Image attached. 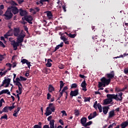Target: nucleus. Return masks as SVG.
I'll use <instances>...</instances> for the list:
<instances>
[{"mask_svg": "<svg viewBox=\"0 0 128 128\" xmlns=\"http://www.w3.org/2000/svg\"><path fill=\"white\" fill-rule=\"evenodd\" d=\"M107 98H110L116 100H122V92H120L118 94H108L106 95Z\"/></svg>", "mask_w": 128, "mask_h": 128, "instance_id": "obj_1", "label": "nucleus"}, {"mask_svg": "<svg viewBox=\"0 0 128 128\" xmlns=\"http://www.w3.org/2000/svg\"><path fill=\"white\" fill-rule=\"evenodd\" d=\"M14 34L15 36H17V38H22V40L24 38V36H26V34H24L22 32L20 31V29L14 28Z\"/></svg>", "mask_w": 128, "mask_h": 128, "instance_id": "obj_2", "label": "nucleus"}, {"mask_svg": "<svg viewBox=\"0 0 128 128\" xmlns=\"http://www.w3.org/2000/svg\"><path fill=\"white\" fill-rule=\"evenodd\" d=\"M23 42L24 40H22V37H19L18 38H17V42H14L12 44V46H13L14 50H18V46H20V44H22V42Z\"/></svg>", "mask_w": 128, "mask_h": 128, "instance_id": "obj_3", "label": "nucleus"}, {"mask_svg": "<svg viewBox=\"0 0 128 128\" xmlns=\"http://www.w3.org/2000/svg\"><path fill=\"white\" fill-rule=\"evenodd\" d=\"M26 78L23 77L22 76H20V78H16V80H14V82L15 84H20L21 86H22V83H20V82H26Z\"/></svg>", "mask_w": 128, "mask_h": 128, "instance_id": "obj_4", "label": "nucleus"}, {"mask_svg": "<svg viewBox=\"0 0 128 128\" xmlns=\"http://www.w3.org/2000/svg\"><path fill=\"white\" fill-rule=\"evenodd\" d=\"M4 16H6V20H10V18H12V13L11 11L10 10V8H8V10L5 12Z\"/></svg>", "mask_w": 128, "mask_h": 128, "instance_id": "obj_5", "label": "nucleus"}, {"mask_svg": "<svg viewBox=\"0 0 128 128\" xmlns=\"http://www.w3.org/2000/svg\"><path fill=\"white\" fill-rule=\"evenodd\" d=\"M94 108H95V110L98 109L99 112H102V105H100V104H98V102L96 101L94 104Z\"/></svg>", "mask_w": 128, "mask_h": 128, "instance_id": "obj_6", "label": "nucleus"}, {"mask_svg": "<svg viewBox=\"0 0 128 128\" xmlns=\"http://www.w3.org/2000/svg\"><path fill=\"white\" fill-rule=\"evenodd\" d=\"M101 82L104 84V87L106 86H108L110 84V79H107L105 77H103L100 80Z\"/></svg>", "mask_w": 128, "mask_h": 128, "instance_id": "obj_7", "label": "nucleus"}, {"mask_svg": "<svg viewBox=\"0 0 128 128\" xmlns=\"http://www.w3.org/2000/svg\"><path fill=\"white\" fill-rule=\"evenodd\" d=\"M8 8H10V10L14 14H18V9L16 6H9Z\"/></svg>", "mask_w": 128, "mask_h": 128, "instance_id": "obj_8", "label": "nucleus"}, {"mask_svg": "<svg viewBox=\"0 0 128 128\" xmlns=\"http://www.w3.org/2000/svg\"><path fill=\"white\" fill-rule=\"evenodd\" d=\"M16 86H18V90H16L18 94H22V85L20 84V83H17V84H15Z\"/></svg>", "mask_w": 128, "mask_h": 128, "instance_id": "obj_9", "label": "nucleus"}, {"mask_svg": "<svg viewBox=\"0 0 128 128\" xmlns=\"http://www.w3.org/2000/svg\"><path fill=\"white\" fill-rule=\"evenodd\" d=\"M18 12H20V14L21 16H25L28 14V12L25 10H22V8L19 10Z\"/></svg>", "mask_w": 128, "mask_h": 128, "instance_id": "obj_10", "label": "nucleus"}, {"mask_svg": "<svg viewBox=\"0 0 128 128\" xmlns=\"http://www.w3.org/2000/svg\"><path fill=\"white\" fill-rule=\"evenodd\" d=\"M78 94V89H76L74 91L72 90L70 92L71 96H76Z\"/></svg>", "mask_w": 128, "mask_h": 128, "instance_id": "obj_11", "label": "nucleus"}, {"mask_svg": "<svg viewBox=\"0 0 128 128\" xmlns=\"http://www.w3.org/2000/svg\"><path fill=\"white\" fill-rule=\"evenodd\" d=\"M3 82L4 84H6L5 86V88H8V86H10V78H8L5 79L4 80Z\"/></svg>", "mask_w": 128, "mask_h": 128, "instance_id": "obj_12", "label": "nucleus"}, {"mask_svg": "<svg viewBox=\"0 0 128 128\" xmlns=\"http://www.w3.org/2000/svg\"><path fill=\"white\" fill-rule=\"evenodd\" d=\"M40 9L38 7H36L34 8H30V12H32V14H36V12H40Z\"/></svg>", "mask_w": 128, "mask_h": 128, "instance_id": "obj_13", "label": "nucleus"}, {"mask_svg": "<svg viewBox=\"0 0 128 128\" xmlns=\"http://www.w3.org/2000/svg\"><path fill=\"white\" fill-rule=\"evenodd\" d=\"M21 62L22 64H26L28 68H30V66L32 65L30 64V62H28L26 59H23L22 60Z\"/></svg>", "mask_w": 128, "mask_h": 128, "instance_id": "obj_14", "label": "nucleus"}, {"mask_svg": "<svg viewBox=\"0 0 128 128\" xmlns=\"http://www.w3.org/2000/svg\"><path fill=\"white\" fill-rule=\"evenodd\" d=\"M81 86L82 88V90H84V92H86V80H84L81 84Z\"/></svg>", "mask_w": 128, "mask_h": 128, "instance_id": "obj_15", "label": "nucleus"}, {"mask_svg": "<svg viewBox=\"0 0 128 128\" xmlns=\"http://www.w3.org/2000/svg\"><path fill=\"white\" fill-rule=\"evenodd\" d=\"M25 20L29 24H32V16H26L25 17Z\"/></svg>", "mask_w": 128, "mask_h": 128, "instance_id": "obj_16", "label": "nucleus"}, {"mask_svg": "<svg viewBox=\"0 0 128 128\" xmlns=\"http://www.w3.org/2000/svg\"><path fill=\"white\" fill-rule=\"evenodd\" d=\"M14 34V32L12 30H10L4 35V38H8V36H12Z\"/></svg>", "mask_w": 128, "mask_h": 128, "instance_id": "obj_17", "label": "nucleus"}, {"mask_svg": "<svg viewBox=\"0 0 128 128\" xmlns=\"http://www.w3.org/2000/svg\"><path fill=\"white\" fill-rule=\"evenodd\" d=\"M45 14H46L47 18L48 20H52V14L50 11H46L45 12Z\"/></svg>", "mask_w": 128, "mask_h": 128, "instance_id": "obj_18", "label": "nucleus"}, {"mask_svg": "<svg viewBox=\"0 0 128 128\" xmlns=\"http://www.w3.org/2000/svg\"><path fill=\"white\" fill-rule=\"evenodd\" d=\"M47 108L50 110L52 112H54V110H56V108L54 106V104L52 103L49 104L48 106L47 107Z\"/></svg>", "mask_w": 128, "mask_h": 128, "instance_id": "obj_19", "label": "nucleus"}, {"mask_svg": "<svg viewBox=\"0 0 128 128\" xmlns=\"http://www.w3.org/2000/svg\"><path fill=\"white\" fill-rule=\"evenodd\" d=\"M112 98H108L105 100L104 102V104H110V102H112Z\"/></svg>", "mask_w": 128, "mask_h": 128, "instance_id": "obj_20", "label": "nucleus"}, {"mask_svg": "<svg viewBox=\"0 0 128 128\" xmlns=\"http://www.w3.org/2000/svg\"><path fill=\"white\" fill-rule=\"evenodd\" d=\"M106 76L108 80H112L114 76V72H112L110 74H107Z\"/></svg>", "mask_w": 128, "mask_h": 128, "instance_id": "obj_21", "label": "nucleus"}, {"mask_svg": "<svg viewBox=\"0 0 128 128\" xmlns=\"http://www.w3.org/2000/svg\"><path fill=\"white\" fill-rule=\"evenodd\" d=\"M52 110L50 109H49L48 108H46V112H45V114L46 116L52 114Z\"/></svg>", "mask_w": 128, "mask_h": 128, "instance_id": "obj_22", "label": "nucleus"}, {"mask_svg": "<svg viewBox=\"0 0 128 128\" xmlns=\"http://www.w3.org/2000/svg\"><path fill=\"white\" fill-rule=\"evenodd\" d=\"M128 126V121L126 120V122H124L121 124V128H126Z\"/></svg>", "mask_w": 128, "mask_h": 128, "instance_id": "obj_23", "label": "nucleus"}, {"mask_svg": "<svg viewBox=\"0 0 128 128\" xmlns=\"http://www.w3.org/2000/svg\"><path fill=\"white\" fill-rule=\"evenodd\" d=\"M80 122L82 124V126H84L86 125V118H82L80 120Z\"/></svg>", "mask_w": 128, "mask_h": 128, "instance_id": "obj_24", "label": "nucleus"}, {"mask_svg": "<svg viewBox=\"0 0 128 128\" xmlns=\"http://www.w3.org/2000/svg\"><path fill=\"white\" fill-rule=\"evenodd\" d=\"M20 108H18L17 110L14 111L13 116H16H16H18V112H20Z\"/></svg>", "mask_w": 128, "mask_h": 128, "instance_id": "obj_25", "label": "nucleus"}, {"mask_svg": "<svg viewBox=\"0 0 128 128\" xmlns=\"http://www.w3.org/2000/svg\"><path fill=\"white\" fill-rule=\"evenodd\" d=\"M114 110H111L109 112V115H108V118H114Z\"/></svg>", "mask_w": 128, "mask_h": 128, "instance_id": "obj_26", "label": "nucleus"}, {"mask_svg": "<svg viewBox=\"0 0 128 128\" xmlns=\"http://www.w3.org/2000/svg\"><path fill=\"white\" fill-rule=\"evenodd\" d=\"M62 46H64V42H62L60 44L56 46L55 48L54 52L58 50L60 48H62Z\"/></svg>", "mask_w": 128, "mask_h": 128, "instance_id": "obj_27", "label": "nucleus"}, {"mask_svg": "<svg viewBox=\"0 0 128 128\" xmlns=\"http://www.w3.org/2000/svg\"><path fill=\"white\" fill-rule=\"evenodd\" d=\"M0 94H10V92L8 91V90H3L0 92Z\"/></svg>", "mask_w": 128, "mask_h": 128, "instance_id": "obj_28", "label": "nucleus"}, {"mask_svg": "<svg viewBox=\"0 0 128 128\" xmlns=\"http://www.w3.org/2000/svg\"><path fill=\"white\" fill-rule=\"evenodd\" d=\"M50 128H54V120H52L50 122Z\"/></svg>", "mask_w": 128, "mask_h": 128, "instance_id": "obj_29", "label": "nucleus"}, {"mask_svg": "<svg viewBox=\"0 0 128 128\" xmlns=\"http://www.w3.org/2000/svg\"><path fill=\"white\" fill-rule=\"evenodd\" d=\"M108 107H104L103 108V112L104 114H106L108 112Z\"/></svg>", "mask_w": 128, "mask_h": 128, "instance_id": "obj_30", "label": "nucleus"}, {"mask_svg": "<svg viewBox=\"0 0 128 128\" xmlns=\"http://www.w3.org/2000/svg\"><path fill=\"white\" fill-rule=\"evenodd\" d=\"M54 90V88L52 86L50 85L48 88V92H52Z\"/></svg>", "mask_w": 128, "mask_h": 128, "instance_id": "obj_31", "label": "nucleus"}, {"mask_svg": "<svg viewBox=\"0 0 128 128\" xmlns=\"http://www.w3.org/2000/svg\"><path fill=\"white\" fill-rule=\"evenodd\" d=\"M34 128H42V122H39L38 124L34 125Z\"/></svg>", "mask_w": 128, "mask_h": 128, "instance_id": "obj_32", "label": "nucleus"}, {"mask_svg": "<svg viewBox=\"0 0 128 128\" xmlns=\"http://www.w3.org/2000/svg\"><path fill=\"white\" fill-rule=\"evenodd\" d=\"M8 106H6L2 109L3 112H8Z\"/></svg>", "mask_w": 128, "mask_h": 128, "instance_id": "obj_33", "label": "nucleus"}, {"mask_svg": "<svg viewBox=\"0 0 128 128\" xmlns=\"http://www.w3.org/2000/svg\"><path fill=\"white\" fill-rule=\"evenodd\" d=\"M70 38H76V34H68Z\"/></svg>", "mask_w": 128, "mask_h": 128, "instance_id": "obj_34", "label": "nucleus"}, {"mask_svg": "<svg viewBox=\"0 0 128 128\" xmlns=\"http://www.w3.org/2000/svg\"><path fill=\"white\" fill-rule=\"evenodd\" d=\"M64 82L60 81V90L64 88Z\"/></svg>", "mask_w": 128, "mask_h": 128, "instance_id": "obj_35", "label": "nucleus"}, {"mask_svg": "<svg viewBox=\"0 0 128 128\" xmlns=\"http://www.w3.org/2000/svg\"><path fill=\"white\" fill-rule=\"evenodd\" d=\"M78 88L76 84H73L71 85V88Z\"/></svg>", "mask_w": 128, "mask_h": 128, "instance_id": "obj_36", "label": "nucleus"}, {"mask_svg": "<svg viewBox=\"0 0 128 128\" xmlns=\"http://www.w3.org/2000/svg\"><path fill=\"white\" fill-rule=\"evenodd\" d=\"M115 90H116V92H122V90L120 89V88L118 87L116 88Z\"/></svg>", "mask_w": 128, "mask_h": 128, "instance_id": "obj_37", "label": "nucleus"}, {"mask_svg": "<svg viewBox=\"0 0 128 128\" xmlns=\"http://www.w3.org/2000/svg\"><path fill=\"white\" fill-rule=\"evenodd\" d=\"M8 110L10 111L14 108V104H12L11 106H8Z\"/></svg>", "mask_w": 128, "mask_h": 128, "instance_id": "obj_38", "label": "nucleus"}, {"mask_svg": "<svg viewBox=\"0 0 128 128\" xmlns=\"http://www.w3.org/2000/svg\"><path fill=\"white\" fill-rule=\"evenodd\" d=\"M74 114L75 116H80V112L78 111V110H74Z\"/></svg>", "mask_w": 128, "mask_h": 128, "instance_id": "obj_39", "label": "nucleus"}, {"mask_svg": "<svg viewBox=\"0 0 128 128\" xmlns=\"http://www.w3.org/2000/svg\"><path fill=\"white\" fill-rule=\"evenodd\" d=\"M4 118L5 120H8V115H6V114H5L4 116H2L0 118V120H4Z\"/></svg>", "mask_w": 128, "mask_h": 128, "instance_id": "obj_40", "label": "nucleus"}, {"mask_svg": "<svg viewBox=\"0 0 128 128\" xmlns=\"http://www.w3.org/2000/svg\"><path fill=\"white\" fill-rule=\"evenodd\" d=\"M92 124V121H90L86 123L84 126L85 128H86V126H90V124Z\"/></svg>", "mask_w": 128, "mask_h": 128, "instance_id": "obj_41", "label": "nucleus"}, {"mask_svg": "<svg viewBox=\"0 0 128 128\" xmlns=\"http://www.w3.org/2000/svg\"><path fill=\"white\" fill-rule=\"evenodd\" d=\"M90 98H84V102H90Z\"/></svg>", "mask_w": 128, "mask_h": 128, "instance_id": "obj_42", "label": "nucleus"}, {"mask_svg": "<svg viewBox=\"0 0 128 128\" xmlns=\"http://www.w3.org/2000/svg\"><path fill=\"white\" fill-rule=\"evenodd\" d=\"M6 72H8V70H6L4 72H0V74H1V76H5V74H6Z\"/></svg>", "mask_w": 128, "mask_h": 128, "instance_id": "obj_43", "label": "nucleus"}, {"mask_svg": "<svg viewBox=\"0 0 128 128\" xmlns=\"http://www.w3.org/2000/svg\"><path fill=\"white\" fill-rule=\"evenodd\" d=\"M2 102H4V98H1L0 100V108L2 106Z\"/></svg>", "mask_w": 128, "mask_h": 128, "instance_id": "obj_44", "label": "nucleus"}, {"mask_svg": "<svg viewBox=\"0 0 128 128\" xmlns=\"http://www.w3.org/2000/svg\"><path fill=\"white\" fill-rule=\"evenodd\" d=\"M94 118V114H90L89 116H88V120H92V118Z\"/></svg>", "mask_w": 128, "mask_h": 128, "instance_id": "obj_45", "label": "nucleus"}, {"mask_svg": "<svg viewBox=\"0 0 128 128\" xmlns=\"http://www.w3.org/2000/svg\"><path fill=\"white\" fill-rule=\"evenodd\" d=\"M60 40H64V42H66V40H68V39L64 37V36H60Z\"/></svg>", "mask_w": 128, "mask_h": 128, "instance_id": "obj_46", "label": "nucleus"}, {"mask_svg": "<svg viewBox=\"0 0 128 128\" xmlns=\"http://www.w3.org/2000/svg\"><path fill=\"white\" fill-rule=\"evenodd\" d=\"M98 88H102V86H104V83L102 82H98Z\"/></svg>", "mask_w": 128, "mask_h": 128, "instance_id": "obj_47", "label": "nucleus"}, {"mask_svg": "<svg viewBox=\"0 0 128 128\" xmlns=\"http://www.w3.org/2000/svg\"><path fill=\"white\" fill-rule=\"evenodd\" d=\"M46 66H48V68H50L52 66V63L50 62H47L46 64Z\"/></svg>", "mask_w": 128, "mask_h": 128, "instance_id": "obj_48", "label": "nucleus"}, {"mask_svg": "<svg viewBox=\"0 0 128 128\" xmlns=\"http://www.w3.org/2000/svg\"><path fill=\"white\" fill-rule=\"evenodd\" d=\"M50 0H40V3L41 4H44L43 2H48Z\"/></svg>", "mask_w": 128, "mask_h": 128, "instance_id": "obj_49", "label": "nucleus"}, {"mask_svg": "<svg viewBox=\"0 0 128 128\" xmlns=\"http://www.w3.org/2000/svg\"><path fill=\"white\" fill-rule=\"evenodd\" d=\"M50 98H52V95L50 93H48L47 94V100H50Z\"/></svg>", "mask_w": 128, "mask_h": 128, "instance_id": "obj_50", "label": "nucleus"}, {"mask_svg": "<svg viewBox=\"0 0 128 128\" xmlns=\"http://www.w3.org/2000/svg\"><path fill=\"white\" fill-rule=\"evenodd\" d=\"M61 112L62 114V116H66L67 114L65 110H62Z\"/></svg>", "mask_w": 128, "mask_h": 128, "instance_id": "obj_51", "label": "nucleus"}, {"mask_svg": "<svg viewBox=\"0 0 128 128\" xmlns=\"http://www.w3.org/2000/svg\"><path fill=\"white\" fill-rule=\"evenodd\" d=\"M68 86H64V88L62 89V92H66V91L67 90H68Z\"/></svg>", "mask_w": 128, "mask_h": 128, "instance_id": "obj_52", "label": "nucleus"}, {"mask_svg": "<svg viewBox=\"0 0 128 128\" xmlns=\"http://www.w3.org/2000/svg\"><path fill=\"white\" fill-rule=\"evenodd\" d=\"M4 58V55H2L0 54V60H2Z\"/></svg>", "mask_w": 128, "mask_h": 128, "instance_id": "obj_53", "label": "nucleus"}, {"mask_svg": "<svg viewBox=\"0 0 128 128\" xmlns=\"http://www.w3.org/2000/svg\"><path fill=\"white\" fill-rule=\"evenodd\" d=\"M116 123H113V124H110V125L108 126V128H112V126H114V125L116 126Z\"/></svg>", "mask_w": 128, "mask_h": 128, "instance_id": "obj_54", "label": "nucleus"}, {"mask_svg": "<svg viewBox=\"0 0 128 128\" xmlns=\"http://www.w3.org/2000/svg\"><path fill=\"white\" fill-rule=\"evenodd\" d=\"M59 68H60V70H62L64 68V65L62 64H60L59 65V66H58Z\"/></svg>", "mask_w": 128, "mask_h": 128, "instance_id": "obj_55", "label": "nucleus"}, {"mask_svg": "<svg viewBox=\"0 0 128 128\" xmlns=\"http://www.w3.org/2000/svg\"><path fill=\"white\" fill-rule=\"evenodd\" d=\"M24 30H26V32H28V28L26 26H24Z\"/></svg>", "mask_w": 128, "mask_h": 128, "instance_id": "obj_56", "label": "nucleus"}, {"mask_svg": "<svg viewBox=\"0 0 128 128\" xmlns=\"http://www.w3.org/2000/svg\"><path fill=\"white\" fill-rule=\"evenodd\" d=\"M0 46H2V48H6V46H4V43L1 41H0Z\"/></svg>", "mask_w": 128, "mask_h": 128, "instance_id": "obj_57", "label": "nucleus"}, {"mask_svg": "<svg viewBox=\"0 0 128 128\" xmlns=\"http://www.w3.org/2000/svg\"><path fill=\"white\" fill-rule=\"evenodd\" d=\"M52 116H50L49 117H48V122H52Z\"/></svg>", "mask_w": 128, "mask_h": 128, "instance_id": "obj_58", "label": "nucleus"}, {"mask_svg": "<svg viewBox=\"0 0 128 128\" xmlns=\"http://www.w3.org/2000/svg\"><path fill=\"white\" fill-rule=\"evenodd\" d=\"M16 62H13V64H12V67L16 68Z\"/></svg>", "mask_w": 128, "mask_h": 128, "instance_id": "obj_59", "label": "nucleus"}, {"mask_svg": "<svg viewBox=\"0 0 128 128\" xmlns=\"http://www.w3.org/2000/svg\"><path fill=\"white\" fill-rule=\"evenodd\" d=\"M6 66H8V68H12V64L10 63H8L6 64Z\"/></svg>", "mask_w": 128, "mask_h": 128, "instance_id": "obj_60", "label": "nucleus"}, {"mask_svg": "<svg viewBox=\"0 0 128 128\" xmlns=\"http://www.w3.org/2000/svg\"><path fill=\"white\" fill-rule=\"evenodd\" d=\"M92 114H93V118H96V116H97L96 112H94Z\"/></svg>", "mask_w": 128, "mask_h": 128, "instance_id": "obj_61", "label": "nucleus"}, {"mask_svg": "<svg viewBox=\"0 0 128 128\" xmlns=\"http://www.w3.org/2000/svg\"><path fill=\"white\" fill-rule=\"evenodd\" d=\"M59 122L62 124V126H64V121H62V120H59Z\"/></svg>", "mask_w": 128, "mask_h": 128, "instance_id": "obj_62", "label": "nucleus"}, {"mask_svg": "<svg viewBox=\"0 0 128 128\" xmlns=\"http://www.w3.org/2000/svg\"><path fill=\"white\" fill-rule=\"evenodd\" d=\"M124 74H128V68L125 69L124 70Z\"/></svg>", "mask_w": 128, "mask_h": 128, "instance_id": "obj_63", "label": "nucleus"}, {"mask_svg": "<svg viewBox=\"0 0 128 128\" xmlns=\"http://www.w3.org/2000/svg\"><path fill=\"white\" fill-rule=\"evenodd\" d=\"M43 128H50V126H49V125H44L43 126Z\"/></svg>", "mask_w": 128, "mask_h": 128, "instance_id": "obj_64", "label": "nucleus"}]
</instances>
